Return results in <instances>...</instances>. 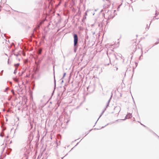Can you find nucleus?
Listing matches in <instances>:
<instances>
[{
  "mask_svg": "<svg viewBox=\"0 0 159 159\" xmlns=\"http://www.w3.org/2000/svg\"><path fill=\"white\" fill-rule=\"evenodd\" d=\"M19 65V64H17L15 65V66L16 67V70Z\"/></svg>",
  "mask_w": 159,
  "mask_h": 159,
  "instance_id": "20e7f679",
  "label": "nucleus"
},
{
  "mask_svg": "<svg viewBox=\"0 0 159 159\" xmlns=\"http://www.w3.org/2000/svg\"><path fill=\"white\" fill-rule=\"evenodd\" d=\"M134 43H135V45H136V42H134Z\"/></svg>",
  "mask_w": 159,
  "mask_h": 159,
  "instance_id": "0eeeda50",
  "label": "nucleus"
},
{
  "mask_svg": "<svg viewBox=\"0 0 159 159\" xmlns=\"http://www.w3.org/2000/svg\"><path fill=\"white\" fill-rule=\"evenodd\" d=\"M120 111V108L118 107H116L111 109L110 111V113L111 114H117Z\"/></svg>",
  "mask_w": 159,
  "mask_h": 159,
  "instance_id": "f257e3e1",
  "label": "nucleus"
},
{
  "mask_svg": "<svg viewBox=\"0 0 159 159\" xmlns=\"http://www.w3.org/2000/svg\"><path fill=\"white\" fill-rule=\"evenodd\" d=\"M132 117V115L130 114H129L126 115V118H130Z\"/></svg>",
  "mask_w": 159,
  "mask_h": 159,
  "instance_id": "7ed1b4c3",
  "label": "nucleus"
},
{
  "mask_svg": "<svg viewBox=\"0 0 159 159\" xmlns=\"http://www.w3.org/2000/svg\"><path fill=\"white\" fill-rule=\"evenodd\" d=\"M41 51H42V50L41 49L39 50V53H40L41 52Z\"/></svg>",
  "mask_w": 159,
  "mask_h": 159,
  "instance_id": "39448f33",
  "label": "nucleus"
},
{
  "mask_svg": "<svg viewBox=\"0 0 159 159\" xmlns=\"http://www.w3.org/2000/svg\"><path fill=\"white\" fill-rule=\"evenodd\" d=\"M66 75V73H64V75H63L64 77Z\"/></svg>",
  "mask_w": 159,
  "mask_h": 159,
  "instance_id": "423d86ee",
  "label": "nucleus"
},
{
  "mask_svg": "<svg viewBox=\"0 0 159 159\" xmlns=\"http://www.w3.org/2000/svg\"><path fill=\"white\" fill-rule=\"evenodd\" d=\"M74 45L75 46L78 43V37L76 34H74Z\"/></svg>",
  "mask_w": 159,
  "mask_h": 159,
  "instance_id": "f03ea898",
  "label": "nucleus"
}]
</instances>
